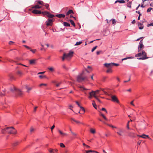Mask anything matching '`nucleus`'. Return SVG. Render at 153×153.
Wrapping results in <instances>:
<instances>
[{
    "label": "nucleus",
    "mask_w": 153,
    "mask_h": 153,
    "mask_svg": "<svg viewBox=\"0 0 153 153\" xmlns=\"http://www.w3.org/2000/svg\"><path fill=\"white\" fill-rule=\"evenodd\" d=\"M13 88L16 91V93L19 96H21L23 94L22 92L19 90L16 87H13Z\"/></svg>",
    "instance_id": "obj_9"
},
{
    "label": "nucleus",
    "mask_w": 153,
    "mask_h": 153,
    "mask_svg": "<svg viewBox=\"0 0 153 153\" xmlns=\"http://www.w3.org/2000/svg\"><path fill=\"white\" fill-rule=\"evenodd\" d=\"M1 132L4 134L7 133V127L2 129L1 130Z\"/></svg>",
    "instance_id": "obj_13"
},
{
    "label": "nucleus",
    "mask_w": 153,
    "mask_h": 153,
    "mask_svg": "<svg viewBox=\"0 0 153 153\" xmlns=\"http://www.w3.org/2000/svg\"><path fill=\"white\" fill-rule=\"evenodd\" d=\"M32 13H33L35 14H41L42 12L40 11L37 10H34L32 11Z\"/></svg>",
    "instance_id": "obj_11"
},
{
    "label": "nucleus",
    "mask_w": 153,
    "mask_h": 153,
    "mask_svg": "<svg viewBox=\"0 0 153 153\" xmlns=\"http://www.w3.org/2000/svg\"><path fill=\"white\" fill-rule=\"evenodd\" d=\"M70 21L72 25L74 26L75 27V24L74 21L71 19L70 20Z\"/></svg>",
    "instance_id": "obj_33"
},
{
    "label": "nucleus",
    "mask_w": 153,
    "mask_h": 153,
    "mask_svg": "<svg viewBox=\"0 0 153 153\" xmlns=\"http://www.w3.org/2000/svg\"><path fill=\"white\" fill-rule=\"evenodd\" d=\"M82 43V42H77L75 44V45H78L81 44Z\"/></svg>",
    "instance_id": "obj_37"
},
{
    "label": "nucleus",
    "mask_w": 153,
    "mask_h": 153,
    "mask_svg": "<svg viewBox=\"0 0 153 153\" xmlns=\"http://www.w3.org/2000/svg\"><path fill=\"white\" fill-rule=\"evenodd\" d=\"M124 131L123 128H118V131L117 132V133L119 136H123L124 135Z\"/></svg>",
    "instance_id": "obj_5"
},
{
    "label": "nucleus",
    "mask_w": 153,
    "mask_h": 153,
    "mask_svg": "<svg viewBox=\"0 0 153 153\" xmlns=\"http://www.w3.org/2000/svg\"><path fill=\"white\" fill-rule=\"evenodd\" d=\"M19 142H14L13 144V146H16L18 144Z\"/></svg>",
    "instance_id": "obj_44"
},
{
    "label": "nucleus",
    "mask_w": 153,
    "mask_h": 153,
    "mask_svg": "<svg viewBox=\"0 0 153 153\" xmlns=\"http://www.w3.org/2000/svg\"><path fill=\"white\" fill-rule=\"evenodd\" d=\"M100 115L105 120L107 121L108 120V119L106 118V117L104 116V115L103 114L101 113Z\"/></svg>",
    "instance_id": "obj_35"
},
{
    "label": "nucleus",
    "mask_w": 153,
    "mask_h": 153,
    "mask_svg": "<svg viewBox=\"0 0 153 153\" xmlns=\"http://www.w3.org/2000/svg\"><path fill=\"white\" fill-rule=\"evenodd\" d=\"M36 59H32L29 60V63L30 65H34L36 63Z\"/></svg>",
    "instance_id": "obj_12"
},
{
    "label": "nucleus",
    "mask_w": 153,
    "mask_h": 153,
    "mask_svg": "<svg viewBox=\"0 0 153 153\" xmlns=\"http://www.w3.org/2000/svg\"><path fill=\"white\" fill-rule=\"evenodd\" d=\"M43 6H44L48 10H50V8H49V5L48 4H43Z\"/></svg>",
    "instance_id": "obj_24"
},
{
    "label": "nucleus",
    "mask_w": 153,
    "mask_h": 153,
    "mask_svg": "<svg viewBox=\"0 0 153 153\" xmlns=\"http://www.w3.org/2000/svg\"><path fill=\"white\" fill-rule=\"evenodd\" d=\"M146 53L144 51H143L142 52H140L135 55V57H140L142 56L141 57L137 58V59L139 60H144L149 58V57H147Z\"/></svg>",
    "instance_id": "obj_1"
},
{
    "label": "nucleus",
    "mask_w": 153,
    "mask_h": 153,
    "mask_svg": "<svg viewBox=\"0 0 153 153\" xmlns=\"http://www.w3.org/2000/svg\"><path fill=\"white\" fill-rule=\"evenodd\" d=\"M139 48H138V52H139L140 50L141 49L143 48V44H139Z\"/></svg>",
    "instance_id": "obj_23"
},
{
    "label": "nucleus",
    "mask_w": 153,
    "mask_h": 153,
    "mask_svg": "<svg viewBox=\"0 0 153 153\" xmlns=\"http://www.w3.org/2000/svg\"><path fill=\"white\" fill-rule=\"evenodd\" d=\"M37 3L40 4L42 5H43V4H44V3L43 2L41 1H37Z\"/></svg>",
    "instance_id": "obj_29"
},
{
    "label": "nucleus",
    "mask_w": 153,
    "mask_h": 153,
    "mask_svg": "<svg viewBox=\"0 0 153 153\" xmlns=\"http://www.w3.org/2000/svg\"><path fill=\"white\" fill-rule=\"evenodd\" d=\"M125 2V1H124L123 0L120 1V3H124Z\"/></svg>",
    "instance_id": "obj_62"
},
{
    "label": "nucleus",
    "mask_w": 153,
    "mask_h": 153,
    "mask_svg": "<svg viewBox=\"0 0 153 153\" xmlns=\"http://www.w3.org/2000/svg\"><path fill=\"white\" fill-rule=\"evenodd\" d=\"M58 151L57 149H55L53 153H58Z\"/></svg>",
    "instance_id": "obj_64"
},
{
    "label": "nucleus",
    "mask_w": 153,
    "mask_h": 153,
    "mask_svg": "<svg viewBox=\"0 0 153 153\" xmlns=\"http://www.w3.org/2000/svg\"><path fill=\"white\" fill-rule=\"evenodd\" d=\"M101 110H102V111H105V112L106 113H108V112H107V110H106V109H105V108H102Z\"/></svg>",
    "instance_id": "obj_48"
},
{
    "label": "nucleus",
    "mask_w": 153,
    "mask_h": 153,
    "mask_svg": "<svg viewBox=\"0 0 153 153\" xmlns=\"http://www.w3.org/2000/svg\"><path fill=\"white\" fill-rule=\"evenodd\" d=\"M54 19H51L49 18L48 20L46 22V25L47 26H52V22Z\"/></svg>",
    "instance_id": "obj_8"
},
{
    "label": "nucleus",
    "mask_w": 153,
    "mask_h": 153,
    "mask_svg": "<svg viewBox=\"0 0 153 153\" xmlns=\"http://www.w3.org/2000/svg\"><path fill=\"white\" fill-rule=\"evenodd\" d=\"M60 146L61 147L64 148V147H65V146L64 145L63 143H60Z\"/></svg>",
    "instance_id": "obj_46"
},
{
    "label": "nucleus",
    "mask_w": 153,
    "mask_h": 153,
    "mask_svg": "<svg viewBox=\"0 0 153 153\" xmlns=\"http://www.w3.org/2000/svg\"><path fill=\"white\" fill-rule=\"evenodd\" d=\"M23 46L24 47H25V48H27L28 49L30 50L31 49V48L30 47H28V46H27L26 45H23Z\"/></svg>",
    "instance_id": "obj_45"
},
{
    "label": "nucleus",
    "mask_w": 153,
    "mask_h": 153,
    "mask_svg": "<svg viewBox=\"0 0 153 153\" xmlns=\"http://www.w3.org/2000/svg\"><path fill=\"white\" fill-rule=\"evenodd\" d=\"M138 27L139 29L140 30L142 29L143 28V26H140Z\"/></svg>",
    "instance_id": "obj_63"
},
{
    "label": "nucleus",
    "mask_w": 153,
    "mask_h": 153,
    "mask_svg": "<svg viewBox=\"0 0 153 153\" xmlns=\"http://www.w3.org/2000/svg\"><path fill=\"white\" fill-rule=\"evenodd\" d=\"M26 88L27 89V92H29L32 89V87H28L27 86H25Z\"/></svg>",
    "instance_id": "obj_19"
},
{
    "label": "nucleus",
    "mask_w": 153,
    "mask_h": 153,
    "mask_svg": "<svg viewBox=\"0 0 153 153\" xmlns=\"http://www.w3.org/2000/svg\"><path fill=\"white\" fill-rule=\"evenodd\" d=\"M65 56L66 55L64 53L63 56L62 58V59L63 61L65 59H66V58Z\"/></svg>",
    "instance_id": "obj_42"
},
{
    "label": "nucleus",
    "mask_w": 153,
    "mask_h": 153,
    "mask_svg": "<svg viewBox=\"0 0 153 153\" xmlns=\"http://www.w3.org/2000/svg\"><path fill=\"white\" fill-rule=\"evenodd\" d=\"M13 87H15V86H13V87H11V88H10V91H11L12 92H16V90H15L14 89V88H13Z\"/></svg>",
    "instance_id": "obj_31"
},
{
    "label": "nucleus",
    "mask_w": 153,
    "mask_h": 153,
    "mask_svg": "<svg viewBox=\"0 0 153 153\" xmlns=\"http://www.w3.org/2000/svg\"><path fill=\"white\" fill-rule=\"evenodd\" d=\"M41 13L42 14L44 15H46L47 16L48 13V12L44 11L42 12Z\"/></svg>",
    "instance_id": "obj_30"
},
{
    "label": "nucleus",
    "mask_w": 153,
    "mask_h": 153,
    "mask_svg": "<svg viewBox=\"0 0 153 153\" xmlns=\"http://www.w3.org/2000/svg\"><path fill=\"white\" fill-rule=\"evenodd\" d=\"M97 46H96L94 47L91 50L92 52H93L97 48Z\"/></svg>",
    "instance_id": "obj_49"
},
{
    "label": "nucleus",
    "mask_w": 153,
    "mask_h": 153,
    "mask_svg": "<svg viewBox=\"0 0 153 153\" xmlns=\"http://www.w3.org/2000/svg\"><path fill=\"white\" fill-rule=\"evenodd\" d=\"M99 91H100V90H97L95 91H92V93H93V95H94V97L95 96H96V94H98V93Z\"/></svg>",
    "instance_id": "obj_18"
},
{
    "label": "nucleus",
    "mask_w": 153,
    "mask_h": 153,
    "mask_svg": "<svg viewBox=\"0 0 153 153\" xmlns=\"http://www.w3.org/2000/svg\"><path fill=\"white\" fill-rule=\"evenodd\" d=\"M130 58H132V57H127V58H124V59H123L122 60L123 61V60H126L127 59H130Z\"/></svg>",
    "instance_id": "obj_59"
},
{
    "label": "nucleus",
    "mask_w": 153,
    "mask_h": 153,
    "mask_svg": "<svg viewBox=\"0 0 153 153\" xmlns=\"http://www.w3.org/2000/svg\"><path fill=\"white\" fill-rule=\"evenodd\" d=\"M152 9V8H151V7H150V8H149L147 10V12H150L151 10Z\"/></svg>",
    "instance_id": "obj_54"
},
{
    "label": "nucleus",
    "mask_w": 153,
    "mask_h": 153,
    "mask_svg": "<svg viewBox=\"0 0 153 153\" xmlns=\"http://www.w3.org/2000/svg\"><path fill=\"white\" fill-rule=\"evenodd\" d=\"M73 52L71 51L70 52L68 53H64V54H65L66 55L65 56L66 58V59H68L73 56Z\"/></svg>",
    "instance_id": "obj_6"
},
{
    "label": "nucleus",
    "mask_w": 153,
    "mask_h": 153,
    "mask_svg": "<svg viewBox=\"0 0 153 153\" xmlns=\"http://www.w3.org/2000/svg\"><path fill=\"white\" fill-rule=\"evenodd\" d=\"M80 110H81V111H83V113H84L85 111V110L84 108L83 107H82L81 106H80Z\"/></svg>",
    "instance_id": "obj_43"
},
{
    "label": "nucleus",
    "mask_w": 153,
    "mask_h": 153,
    "mask_svg": "<svg viewBox=\"0 0 153 153\" xmlns=\"http://www.w3.org/2000/svg\"><path fill=\"white\" fill-rule=\"evenodd\" d=\"M17 130L13 127H7V133L15 134H17Z\"/></svg>",
    "instance_id": "obj_2"
},
{
    "label": "nucleus",
    "mask_w": 153,
    "mask_h": 153,
    "mask_svg": "<svg viewBox=\"0 0 153 153\" xmlns=\"http://www.w3.org/2000/svg\"><path fill=\"white\" fill-rule=\"evenodd\" d=\"M14 42H13L12 41H10L9 42V44L10 45H11L13 44L14 43Z\"/></svg>",
    "instance_id": "obj_55"
},
{
    "label": "nucleus",
    "mask_w": 153,
    "mask_h": 153,
    "mask_svg": "<svg viewBox=\"0 0 153 153\" xmlns=\"http://www.w3.org/2000/svg\"><path fill=\"white\" fill-rule=\"evenodd\" d=\"M39 77L41 79H43V78H46L47 77L45 75H40L39 76Z\"/></svg>",
    "instance_id": "obj_26"
},
{
    "label": "nucleus",
    "mask_w": 153,
    "mask_h": 153,
    "mask_svg": "<svg viewBox=\"0 0 153 153\" xmlns=\"http://www.w3.org/2000/svg\"><path fill=\"white\" fill-rule=\"evenodd\" d=\"M108 70L106 71V72L107 73H111L112 72V70L111 68H108Z\"/></svg>",
    "instance_id": "obj_28"
},
{
    "label": "nucleus",
    "mask_w": 153,
    "mask_h": 153,
    "mask_svg": "<svg viewBox=\"0 0 153 153\" xmlns=\"http://www.w3.org/2000/svg\"><path fill=\"white\" fill-rule=\"evenodd\" d=\"M47 85V84H45V83H42V84H41L40 85H39V86H46V85Z\"/></svg>",
    "instance_id": "obj_53"
},
{
    "label": "nucleus",
    "mask_w": 153,
    "mask_h": 153,
    "mask_svg": "<svg viewBox=\"0 0 153 153\" xmlns=\"http://www.w3.org/2000/svg\"><path fill=\"white\" fill-rule=\"evenodd\" d=\"M73 11L71 10H70L66 13V15H68L71 13H73Z\"/></svg>",
    "instance_id": "obj_22"
},
{
    "label": "nucleus",
    "mask_w": 153,
    "mask_h": 153,
    "mask_svg": "<svg viewBox=\"0 0 153 153\" xmlns=\"http://www.w3.org/2000/svg\"><path fill=\"white\" fill-rule=\"evenodd\" d=\"M71 120H73V121H74V122H76L77 124H83V123H82L80 122V121H78V120H75L73 118H71Z\"/></svg>",
    "instance_id": "obj_17"
},
{
    "label": "nucleus",
    "mask_w": 153,
    "mask_h": 153,
    "mask_svg": "<svg viewBox=\"0 0 153 153\" xmlns=\"http://www.w3.org/2000/svg\"><path fill=\"white\" fill-rule=\"evenodd\" d=\"M137 136L140 137H142L143 138H145V139H146V137H147L148 138H149V139H150V140H151V139L149 137L148 135H146L145 134H143L142 135H137Z\"/></svg>",
    "instance_id": "obj_10"
},
{
    "label": "nucleus",
    "mask_w": 153,
    "mask_h": 153,
    "mask_svg": "<svg viewBox=\"0 0 153 153\" xmlns=\"http://www.w3.org/2000/svg\"><path fill=\"white\" fill-rule=\"evenodd\" d=\"M111 98L112 101L114 102H116L118 103H119V101L115 95H112L111 96Z\"/></svg>",
    "instance_id": "obj_7"
},
{
    "label": "nucleus",
    "mask_w": 153,
    "mask_h": 153,
    "mask_svg": "<svg viewBox=\"0 0 153 153\" xmlns=\"http://www.w3.org/2000/svg\"><path fill=\"white\" fill-rule=\"evenodd\" d=\"M131 2H129L127 4V7L131 8Z\"/></svg>",
    "instance_id": "obj_41"
},
{
    "label": "nucleus",
    "mask_w": 153,
    "mask_h": 153,
    "mask_svg": "<svg viewBox=\"0 0 153 153\" xmlns=\"http://www.w3.org/2000/svg\"><path fill=\"white\" fill-rule=\"evenodd\" d=\"M38 107L37 106H35L34 108V111H33L34 112H35L36 111V109Z\"/></svg>",
    "instance_id": "obj_61"
},
{
    "label": "nucleus",
    "mask_w": 153,
    "mask_h": 153,
    "mask_svg": "<svg viewBox=\"0 0 153 153\" xmlns=\"http://www.w3.org/2000/svg\"><path fill=\"white\" fill-rule=\"evenodd\" d=\"M107 125L108 126H109L112 128H116L117 127L115 126H113V125H110V124H107Z\"/></svg>",
    "instance_id": "obj_50"
},
{
    "label": "nucleus",
    "mask_w": 153,
    "mask_h": 153,
    "mask_svg": "<svg viewBox=\"0 0 153 153\" xmlns=\"http://www.w3.org/2000/svg\"><path fill=\"white\" fill-rule=\"evenodd\" d=\"M90 132L92 134H94L96 133L95 129L92 128H91L90 129Z\"/></svg>",
    "instance_id": "obj_25"
},
{
    "label": "nucleus",
    "mask_w": 153,
    "mask_h": 153,
    "mask_svg": "<svg viewBox=\"0 0 153 153\" xmlns=\"http://www.w3.org/2000/svg\"><path fill=\"white\" fill-rule=\"evenodd\" d=\"M48 69L52 72L54 70V68L52 67L48 68Z\"/></svg>",
    "instance_id": "obj_32"
},
{
    "label": "nucleus",
    "mask_w": 153,
    "mask_h": 153,
    "mask_svg": "<svg viewBox=\"0 0 153 153\" xmlns=\"http://www.w3.org/2000/svg\"><path fill=\"white\" fill-rule=\"evenodd\" d=\"M54 150V149H53L50 148L48 149V151L50 153H53Z\"/></svg>",
    "instance_id": "obj_34"
},
{
    "label": "nucleus",
    "mask_w": 153,
    "mask_h": 153,
    "mask_svg": "<svg viewBox=\"0 0 153 153\" xmlns=\"http://www.w3.org/2000/svg\"><path fill=\"white\" fill-rule=\"evenodd\" d=\"M95 152V151H93L92 150L85 151V152H86V153H88L89 152Z\"/></svg>",
    "instance_id": "obj_38"
},
{
    "label": "nucleus",
    "mask_w": 153,
    "mask_h": 153,
    "mask_svg": "<svg viewBox=\"0 0 153 153\" xmlns=\"http://www.w3.org/2000/svg\"><path fill=\"white\" fill-rule=\"evenodd\" d=\"M63 25L64 26H66V27H70V24L68 23L67 22H64Z\"/></svg>",
    "instance_id": "obj_27"
},
{
    "label": "nucleus",
    "mask_w": 153,
    "mask_h": 153,
    "mask_svg": "<svg viewBox=\"0 0 153 153\" xmlns=\"http://www.w3.org/2000/svg\"><path fill=\"white\" fill-rule=\"evenodd\" d=\"M34 130V129L33 128V127H31L30 128V132L31 133H32L33 132Z\"/></svg>",
    "instance_id": "obj_47"
},
{
    "label": "nucleus",
    "mask_w": 153,
    "mask_h": 153,
    "mask_svg": "<svg viewBox=\"0 0 153 153\" xmlns=\"http://www.w3.org/2000/svg\"><path fill=\"white\" fill-rule=\"evenodd\" d=\"M83 72H82L80 75L77 76V80L78 82H81L85 79H87V77H83L82 76Z\"/></svg>",
    "instance_id": "obj_3"
},
{
    "label": "nucleus",
    "mask_w": 153,
    "mask_h": 153,
    "mask_svg": "<svg viewBox=\"0 0 153 153\" xmlns=\"http://www.w3.org/2000/svg\"><path fill=\"white\" fill-rule=\"evenodd\" d=\"M130 58H132V57H127V58H124V59H123L122 60L123 61V60H126L127 59H130Z\"/></svg>",
    "instance_id": "obj_58"
},
{
    "label": "nucleus",
    "mask_w": 153,
    "mask_h": 153,
    "mask_svg": "<svg viewBox=\"0 0 153 153\" xmlns=\"http://www.w3.org/2000/svg\"><path fill=\"white\" fill-rule=\"evenodd\" d=\"M30 51L33 53H35L36 51V49H31Z\"/></svg>",
    "instance_id": "obj_52"
},
{
    "label": "nucleus",
    "mask_w": 153,
    "mask_h": 153,
    "mask_svg": "<svg viewBox=\"0 0 153 153\" xmlns=\"http://www.w3.org/2000/svg\"><path fill=\"white\" fill-rule=\"evenodd\" d=\"M104 65L107 68H111L114 66H117L119 65L118 64L111 62L110 63H105L104 64Z\"/></svg>",
    "instance_id": "obj_4"
},
{
    "label": "nucleus",
    "mask_w": 153,
    "mask_h": 153,
    "mask_svg": "<svg viewBox=\"0 0 153 153\" xmlns=\"http://www.w3.org/2000/svg\"><path fill=\"white\" fill-rule=\"evenodd\" d=\"M89 98H91L92 96H94V95H93V93H92V92H90L89 93Z\"/></svg>",
    "instance_id": "obj_39"
},
{
    "label": "nucleus",
    "mask_w": 153,
    "mask_h": 153,
    "mask_svg": "<svg viewBox=\"0 0 153 153\" xmlns=\"http://www.w3.org/2000/svg\"><path fill=\"white\" fill-rule=\"evenodd\" d=\"M112 23L113 24H114L116 23V21L115 19H113L112 20Z\"/></svg>",
    "instance_id": "obj_56"
},
{
    "label": "nucleus",
    "mask_w": 153,
    "mask_h": 153,
    "mask_svg": "<svg viewBox=\"0 0 153 153\" xmlns=\"http://www.w3.org/2000/svg\"><path fill=\"white\" fill-rule=\"evenodd\" d=\"M58 131L60 134L62 135V137H63L65 136H67L68 134L67 133H63L59 129L58 130Z\"/></svg>",
    "instance_id": "obj_14"
},
{
    "label": "nucleus",
    "mask_w": 153,
    "mask_h": 153,
    "mask_svg": "<svg viewBox=\"0 0 153 153\" xmlns=\"http://www.w3.org/2000/svg\"><path fill=\"white\" fill-rule=\"evenodd\" d=\"M79 88L80 89V90L82 91H83L85 94H86V92L85 91V90H88V89H86L84 88L83 86H80L79 87Z\"/></svg>",
    "instance_id": "obj_15"
},
{
    "label": "nucleus",
    "mask_w": 153,
    "mask_h": 153,
    "mask_svg": "<svg viewBox=\"0 0 153 153\" xmlns=\"http://www.w3.org/2000/svg\"><path fill=\"white\" fill-rule=\"evenodd\" d=\"M94 97L99 102H101V101L97 97V96H95Z\"/></svg>",
    "instance_id": "obj_51"
},
{
    "label": "nucleus",
    "mask_w": 153,
    "mask_h": 153,
    "mask_svg": "<svg viewBox=\"0 0 153 153\" xmlns=\"http://www.w3.org/2000/svg\"><path fill=\"white\" fill-rule=\"evenodd\" d=\"M56 16L59 18H61L62 17L64 18L65 16V15L63 14H60L56 15Z\"/></svg>",
    "instance_id": "obj_16"
},
{
    "label": "nucleus",
    "mask_w": 153,
    "mask_h": 153,
    "mask_svg": "<svg viewBox=\"0 0 153 153\" xmlns=\"http://www.w3.org/2000/svg\"><path fill=\"white\" fill-rule=\"evenodd\" d=\"M62 83L61 82H59L58 83H57L56 84V86L57 87H59Z\"/></svg>",
    "instance_id": "obj_40"
},
{
    "label": "nucleus",
    "mask_w": 153,
    "mask_h": 153,
    "mask_svg": "<svg viewBox=\"0 0 153 153\" xmlns=\"http://www.w3.org/2000/svg\"><path fill=\"white\" fill-rule=\"evenodd\" d=\"M71 133L73 135H74V136H76L77 135V134H76L75 133H74L73 132H72Z\"/></svg>",
    "instance_id": "obj_60"
},
{
    "label": "nucleus",
    "mask_w": 153,
    "mask_h": 153,
    "mask_svg": "<svg viewBox=\"0 0 153 153\" xmlns=\"http://www.w3.org/2000/svg\"><path fill=\"white\" fill-rule=\"evenodd\" d=\"M55 128V126L54 125H53L51 128V131L52 132V130L54 128Z\"/></svg>",
    "instance_id": "obj_57"
},
{
    "label": "nucleus",
    "mask_w": 153,
    "mask_h": 153,
    "mask_svg": "<svg viewBox=\"0 0 153 153\" xmlns=\"http://www.w3.org/2000/svg\"><path fill=\"white\" fill-rule=\"evenodd\" d=\"M41 7L39 6V5L37 4L32 7V8L39 9L41 8Z\"/></svg>",
    "instance_id": "obj_21"
},
{
    "label": "nucleus",
    "mask_w": 153,
    "mask_h": 153,
    "mask_svg": "<svg viewBox=\"0 0 153 153\" xmlns=\"http://www.w3.org/2000/svg\"><path fill=\"white\" fill-rule=\"evenodd\" d=\"M47 16L49 18H52L55 16L53 14H50V13L48 12V14Z\"/></svg>",
    "instance_id": "obj_20"
},
{
    "label": "nucleus",
    "mask_w": 153,
    "mask_h": 153,
    "mask_svg": "<svg viewBox=\"0 0 153 153\" xmlns=\"http://www.w3.org/2000/svg\"><path fill=\"white\" fill-rule=\"evenodd\" d=\"M92 105H93V106L95 108L97 109V106L96 105V104L95 103L94 101H93V102L92 103Z\"/></svg>",
    "instance_id": "obj_36"
}]
</instances>
